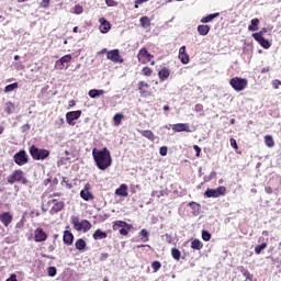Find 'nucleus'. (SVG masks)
Returning a JSON list of instances; mask_svg holds the SVG:
<instances>
[{"label": "nucleus", "mask_w": 281, "mask_h": 281, "mask_svg": "<svg viewBox=\"0 0 281 281\" xmlns=\"http://www.w3.org/2000/svg\"><path fill=\"white\" fill-rule=\"evenodd\" d=\"M92 157L99 170H106L108 168H111V164H113L111 151L106 147L100 150L94 148L92 150Z\"/></svg>", "instance_id": "obj_1"}, {"label": "nucleus", "mask_w": 281, "mask_h": 281, "mask_svg": "<svg viewBox=\"0 0 281 281\" xmlns=\"http://www.w3.org/2000/svg\"><path fill=\"white\" fill-rule=\"evenodd\" d=\"M7 182L10 186H14V183H22V186H27V178H25V173L21 169H15L8 178Z\"/></svg>", "instance_id": "obj_2"}, {"label": "nucleus", "mask_w": 281, "mask_h": 281, "mask_svg": "<svg viewBox=\"0 0 281 281\" xmlns=\"http://www.w3.org/2000/svg\"><path fill=\"white\" fill-rule=\"evenodd\" d=\"M30 155L35 161H45L49 157V150L41 149L33 145L30 147Z\"/></svg>", "instance_id": "obj_3"}, {"label": "nucleus", "mask_w": 281, "mask_h": 281, "mask_svg": "<svg viewBox=\"0 0 281 281\" xmlns=\"http://www.w3.org/2000/svg\"><path fill=\"white\" fill-rule=\"evenodd\" d=\"M112 229L113 232H117V229H120L119 234H121V236H128V232L133 229V225L124 221H115L113 222Z\"/></svg>", "instance_id": "obj_4"}, {"label": "nucleus", "mask_w": 281, "mask_h": 281, "mask_svg": "<svg viewBox=\"0 0 281 281\" xmlns=\"http://www.w3.org/2000/svg\"><path fill=\"white\" fill-rule=\"evenodd\" d=\"M226 192H227V188L221 186V187H217L216 189H207L204 192V196H206V199H218V196H224Z\"/></svg>", "instance_id": "obj_5"}, {"label": "nucleus", "mask_w": 281, "mask_h": 281, "mask_svg": "<svg viewBox=\"0 0 281 281\" xmlns=\"http://www.w3.org/2000/svg\"><path fill=\"white\" fill-rule=\"evenodd\" d=\"M47 205H53L49 210V214H52V216H54V214H58V212H63V210H65V202L57 200V199L48 200Z\"/></svg>", "instance_id": "obj_6"}, {"label": "nucleus", "mask_w": 281, "mask_h": 281, "mask_svg": "<svg viewBox=\"0 0 281 281\" xmlns=\"http://www.w3.org/2000/svg\"><path fill=\"white\" fill-rule=\"evenodd\" d=\"M229 85L235 91H244V89H247V79L234 77L229 80Z\"/></svg>", "instance_id": "obj_7"}, {"label": "nucleus", "mask_w": 281, "mask_h": 281, "mask_svg": "<svg viewBox=\"0 0 281 281\" xmlns=\"http://www.w3.org/2000/svg\"><path fill=\"white\" fill-rule=\"evenodd\" d=\"M137 58H138V63H140L142 65H148V63H150V60H153L155 56L148 53V49L146 47H143L139 49L137 54Z\"/></svg>", "instance_id": "obj_8"}, {"label": "nucleus", "mask_w": 281, "mask_h": 281, "mask_svg": "<svg viewBox=\"0 0 281 281\" xmlns=\"http://www.w3.org/2000/svg\"><path fill=\"white\" fill-rule=\"evenodd\" d=\"M13 161H15L18 166H25V164L30 161V158L27 157V153L21 149L13 156Z\"/></svg>", "instance_id": "obj_9"}, {"label": "nucleus", "mask_w": 281, "mask_h": 281, "mask_svg": "<svg viewBox=\"0 0 281 281\" xmlns=\"http://www.w3.org/2000/svg\"><path fill=\"white\" fill-rule=\"evenodd\" d=\"M71 54L64 55L61 58L55 61V69H57L58 71H63V69H65V65H69V63H71Z\"/></svg>", "instance_id": "obj_10"}, {"label": "nucleus", "mask_w": 281, "mask_h": 281, "mask_svg": "<svg viewBox=\"0 0 281 281\" xmlns=\"http://www.w3.org/2000/svg\"><path fill=\"white\" fill-rule=\"evenodd\" d=\"M263 32H257L252 34V38H255V41H257V43H259V45H261V47H263V49H269V47H271V43L268 42V40H266L262 36Z\"/></svg>", "instance_id": "obj_11"}, {"label": "nucleus", "mask_w": 281, "mask_h": 281, "mask_svg": "<svg viewBox=\"0 0 281 281\" xmlns=\"http://www.w3.org/2000/svg\"><path fill=\"white\" fill-rule=\"evenodd\" d=\"M80 115H82V111L81 110H77V111H70L66 113V122L67 124H69V126H74V121L75 120H80Z\"/></svg>", "instance_id": "obj_12"}, {"label": "nucleus", "mask_w": 281, "mask_h": 281, "mask_svg": "<svg viewBox=\"0 0 281 281\" xmlns=\"http://www.w3.org/2000/svg\"><path fill=\"white\" fill-rule=\"evenodd\" d=\"M150 88V85L146 81H139L138 82V91L140 93V98H150L153 95V92L148 91Z\"/></svg>", "instance_id": "obj_13"}, {"label": "nucleus", "mask_w": 281, "mask_h": 281, "mask_svg": "<svg viewBox=\"0 0 281 281\" xmlns=\"http://www.w3.org/2000/svg\"><path fill=\"white\" fill-rule=\"evenodd\" d=\"M108 60H111L112 63H124V59L122 56H120V49H113L106 53Z\"/></svg>", "instance_id": "obj_14"}, {"label": "nucleus", "mask_w": 281, "mask_h": 281, "mask_svg": "<svg viewBox=\"0 0 281 281\" xmlns=\"http://www.w3.org/2000/svg\"><path fill=\"white\" fill-rule=\"evenodd\" d=\"M12 221H14V216H12V213L3 212L0 214V223H2L3 227H10Z\"/></svg>", "instance_id": "obj_15"}, {"label": "nucleus", "mask_w": 281, "mask_h": 281, "mask_svg": "<svg viewBox=\"0 0 281 281\" xmlns=\"http://www.w3.org/2000/svg\"><path fill=\"white\" fill-rule=\"evenodd\" d=\"M99 23L101 34H109V32H111V22L108 21L106 18H100Z\"/></svg>", "instance_id": "obj_16"}, {"label": "nucleus", "mask_w": 281, "mask_h": 281, "mask_svg": "<svg viewBox=\"0 0 281 281\" xmlns=\"http://www.w3.org/2000/svg\"><path fill=\"white\" fill-rule=\"evenodd\" d=\"M47 240V233L43 228L38 227L34 231V241L35 243H45Z\"/></svg>", "instance_id": "obj_17"}, {"label": "nucleus", "mask_w": 281, "mask_h": 281, "mask_svg": "<svg viewBox=\"0 0 281 281\" xmlns=\"http://www.w3.org/2000/svg\"><path fill=\"white\" fill-rule=\"evenodd\" d=\"M173 133H191L190 124L188 123H177L172 125Z\"/></svg>", "instance_id": "obj_18"}, {"label": "nucleus", "mask_w": 281, "mask_h": 281, "mask_svg": "<svg viewBox=\"0 0 281 281\" xmlns=\"http://www.w3.org/2000/svg\"><path fill=\"white\" fill-rule=\"evenodd\" d=\"M91 189V186L86 184L85 190L80 191V196L83 199V201H93L95 196H93V193H91L89 190Z\"/></svg>", "instance_id": "obj_19"}, {"label": "nucleus", "mask_w": 281, "mask_h": 281, "mask_svg": "<svg viewBox=\"0 0 281 281\" xmlns=\"http://www.w3.org/2000/svg\"><path fill=\"white\" fill-rule=\"evenodd\" d=\"M178 58L182 65H188V63H190V55L186 52V46L180 47Z\"/></svg>", "instance_id": "obj_20"}, {"label": "nucleus", "mask_w": 281, "mask_h": 281, "mask_svg": "<svg viewBox=\"0 0 281 281\" xmlns=\"http://www.w3.org/2000/svg\"><path fill=\"white\" fill-rule=\"evenodd\" d=\"M158 78H159L160 82L168 80V78H170V69H168L167 67H162L158 71Z\"/></svg>", "instance_id": "obj_21"}, {"label": "nucleus", "mask_w": 281, "mask_h": 281, "mask_svg": "<svg viewBox=\"0 0 281 281\" xmlns=\"http://www.w3.org/2000/svg\"><path fill=\"white\" fill-rule=\"evenodd\" d=\"M106 232H102V229L98 228L93 234L92 238L93 240H104V238H108Z\"/></svg>", "instance_id": "obj_22"}, {"label": "nucleus", "mask_w": 281, "mask_h": 281, "mask_svg": "<svg viewBox=\"0 0 281 281\" xmlns=\"http://www.w3.org/2000/svg\"><path fill=\"white\" fill-rule=\"evenodd\" d=\"M116 196H128V186L121 184L120 188L115 190Z\"/></svg>", "instance_id": "obj_23"}, {"label": "nucleus", "mask_w": 281, "mask_h": 281, "mask_svg": "<svg viewBox=\"0 0 281 281\" xmlns=\"http://www.w3.org/2000/svg\"><path fill=\"white\" fill-rule=\"evenodd\" d=\"M63 240H64V245H68V246L74 245V234H71V232L69 231H65Z\"/></svg>", "instance_id": "obj_24"}, {"label": "nucleus", "mask_w": 281, "mask_h": 281, "mask_svg": "<svg viewBox=\"0 0 281 281\" xmlns=\"http://www.w3.org/2000/svg\"><path fill=\"white\" fill-rule=\"evenodd\" d=\"M210 25L207 24H200L198 25V33L200 34V36H207V34H210Z\"/></svg>", "instance_id": "obj_25"}, {"label": "nucleus", "mask_w": 281, "mask_h": 281, "mask_svg": "<svg viewBox=\"0 0 281 281\" xmlns=\"http://www.w3.org/2000/svg\"><path fill=\"white\" fill-rule=\"evenodd\" d=\"M140 135L143 137H146V139H149V142H155V133L150 130H142L139 131Z\"/></svg>", "instance_id": "obj_26"}, {"label": "nucleus", "mask_w": 281, "mask_h": 281, "mask_svg": "<svg viewBox=\"0 0 281 281\" xmlns=\"http://www.w3.org/2000/svg\"><path fill=\"white\" fill-rule=\"evenodd\" d=\"M221 15V13H211L206 16H203L201 19V23H212V21H214V19L218 18Z\"/></svg>", "instance_id": "obj_27"}, {"label": "nucleus", "mask_w": 281, "mask_h": 281, "mask_svg": "<svg viewBox=\"0 0 281 281\" xmlns=\"http://www.w3.org/2000/svg\"><path fill=\"white\" fill-rule=\"evenodd\" d=\"M258 25L260 20L258 18L251 20V24L248 26L249 32H258Z\"/></svg>", "instance_id": "obj_28"}, {"label": "nucleus", "mask_w": 281, "mask_h": 281, "mask_svg": "<svg viewBox=\"0 0 281 281\" xmlns=\"http://www.w3.org/2000/svg\"><path fill=\"white\" fill-rule=\"evenodd\" d=\"M75 247L78 249V251H83V249L87 247V241H85L82 238H79L76 240Z\"/></svg>", "instance_id": "obj_29"}, {"label": "nucleus", "mask_w": 281, "mask_h": 281, "mask_svg": "<svg viewBox=\"0 0 281 281\" xmlns=\"http://www.w3.org/2000/svg\"><path fill=\"white\" fill-rule=\"evenodd\" d=\"M90 98H100V95H104V90H97V89H92L88 92Z\"/></svg>", "instance_id": "obj_30"}, {"label": "nucleus", "mask_w": 281, "mask_h": 281, "mask_svg": "<svg viewBox=\"0 0 281 281\" xmlns=\"http://www.w3.org/2000/svg\"><path fill=\"white\" fill-rule=\"evenodd\" d=\"M265 144L268 146V148H273L276 146V142L273 140V136L266 135L265 136Z\"/></svg>", "instance_id": "obj_31"}, {"label": "nucleus", "mask_w": 281, "mask_h": 281, "mask_svg": "<svg viewBox=\"0 0 281 281\" xmlns=\"http://www.w3.org/2000/svg\"><path fill=\"white\" fill-rule=\"evenodd\" d=\"M191 249H196L198 251H201V249H203V243H201V240L199 239H194L193 241H191Z\"/></svg>", "instance_id": "obj_32"}, {"label": "nucleus", "mask_w": 281, "mask_h": 281, "mask_svg": "<svg viewBox=\"0 0 281 281\" xmlns=\"http://www.w3.org/2000/svg\"><path fill=\"white\" fill-rule=\"evenodd\" d=\"M139 23L142 25V27H150V18L144 15L139 19Z\"/></svg>", "instance_id": "obj_33"}, {"label": "nucleus", "mask_w": 281, "mask_h": 281, "mask_svg": "<svg viewBox=\"0 0 281 281\" xmlns=\"http://www.w3.org/2000/svg\"><path fill=\"white\" fill-rule=\"evenodd\" d=\"M122 120H124V114H122V113H116V114L113 116L114 126H120V124H122Z\"/></svg>", "instance_id": "obj_34"}, {"label": "nucleus", "mask_w": 281, "mask_h": 281, "mask_svg": "<svg viewBox=\"0 0 281 281\" xmlns=\"http://www.w3.org/2000/svg\"><path fill=\"white\" fill-rule=\"evenodd\" d=\"M71 223L77 232H82V222L78 221V217H74Z\"/></svg>", "instance_id": "obj_35"}, {"label": "nucleus", "mask_w": 281, "mask_h": 281, "mask_svg": "<svg viewBox=\"0 0 281 281\" xmlns=\"http://www.w3.org/2000/svg\"><path fill=\"white\" fill-rule=\"evenodd\" d=\"M81 226H82V232L85 233L89 232V229H91L92 227L91 222H89V220L81 221Z\"/></svg>", "instance_id": "obj_36"}, {"label": "nucleus", "mask_w": 281, "mask_h": 281, "mask_svg": "<svg viewBox=\"0 0 281 281\" xmlns=\"http://www.w3.org/2000/svg\"><path fill=\"white\" fill-rule=\"evenodd\" d=\"M171 256L173 258V260H181V251L178 248H172L171 249Z\"/></svg>", "instance_id": "obj_37"}, {"label": "nucleus", "mask_w": 281, "mask_h": 281, "mask_svg": "<svg viewBox=\"0 0 281 281\" xmlns=\"http://www.w3.org/2000/svg\"><path fill=\"white\" fill-rule=\"evenodd\" d=\"M140 74H142V76H145L146 78H150V76H153V70L150 69V67L145 66V67H143Z\"/></svg>", "instance_id": "obj_38"}, {"label": "nucleus", "mask_w": 281, "mask_h": 281, "mask_svg": "<svg viewBox=\"0 0 281 281\" xmlns=\"http://www.w3.org/2000/svg\"><path fill=\"white\" fill-rule=\"evenodd\" d=\"M14 89H19V83L14 82L4 87V93H11Z\"/></svg>", "instance_id": "obj_39"}, {"label": "nucleus", "mask_w": 281, "mask_h": 281, "mask_svg": "<svg viewBox=\"0 0 281 281\" xmlns=\"http://www.w3.org/2000/svg\"><path fill=\"white\" fill-rule=\"evenodd\" d=\"M263 249H267V243H262L259 246H256L255 254L260 255V254H262Z\"/></svg>", "instance_id": "obj_40"}, {"label": "nucleus", "mask_w": 281, "mask_h": 281, "mask_svg": "<svg viewBox=\"0 0 281 281\" xmlns=\"http://www.w3.org/2000/svg\"><path fill=\"white\" fill-rule=\"evenodd\" d=\"M72 12H74V14H82L85 12V9L82 8V5L76 4L72 8Z\"/></svg>", "instance_id": "obj_41"}, {"label": "nucleus", "mask_w": 281, "mask_h": 281, "mask_svg": "<svg viewBox=\"0 0 281 281\" xmlns=\"http://www.w3.org/2000/svg\"><path fill=\"white\" fill-rule=\"evenodd\" d=\"M202 239L205 243H209V240L212 239V234H210V232H207V231H202Z\"/></svg>", "instance_id": "obj_42"}, {"label": "nucleus", "mask_w": 281, "mask_h": 281, "mask_svg": "<svg viewBox=\"0 0 281 281\" xmlns=\"http://www.w3.org/2000/svg\"><path fill=\"white\" fill-rule=\"evenodd\" d=\"M151 269L154 270L155 273H157V271H159V269H161V262L159 261H154L151 263Z\"/></svg>", "instance_id": "obj_43"}, {"label": "nucleus", "mask_w": 281, "mask_h": 281, "mask_svg": "<svg viewBox=\"0 0 281 281\" xmlns=\"http://www.w3.org/2000/svg\"><path fill=\"white\" fill-rule=\"evenodd\" d=\"M56 273H57L56 267H48L47 274L49 276V278H54Z\"/></svg>", "instance_id": "obj_44"}, {"label": "nucleus", "mask_w": 281, "mask_h": 281, "mask_svg": "<svg viewBox=\"0 0 281 281\" xmlns=\"http://www.w3.org/2000/svg\"><path fill=\"white\" fill-rule=\"evenodd\" d=\"M105 4L109 8H115L117 5V1H115V0H105Z\"/></svg>", "instance_id": "obj_45"}, {"label": "nucleus", "mask_w": 281, "mask_h": 281, "mask_svg": "<svg viewBox=\"0 0 281 281\" xmlns=\"http://www.w3.org/2000/svg\"><path fill=\"white\" fill-rule=\"evenodd\" d=\"M24 226H25V220H20V221L15 224V228H16V229H23Z\"/></svg>", "instance_id": "obj_46"}, {"label": "nucleus", "mask_w": 281, "mask_h": 281, "mask_svg": "<svg viewBox=\"0 0 281 281\" xmlns=\"http://www.w3.org/2000/svg\"><path fill=\"white\" fill-rule=\"evenodd\" d=\"M49 3H52V0H42V2L40 3L41 8H49Z\"/></svg>", "instance_id": "obj_47"}, {"label": "nucleus", "mask_w": 281, "mask_h": 281, "mask_svg": "<svg viewBox=\"0 0 281 281\" xmlns=\"http://www.w3.org/2000/svg\"><path fill=\"white\" fill-rule=\"evenodd\" d=\"M147 1H150V0H135L134 8L137 10V8L142 5V3H147Z\"/></svg>", "instance_id": "obj_48"}, {"label": "nucleus", "mask_w": 281, "mask_h": 281, "mask_svg": "<svg viewBox=\"0 0 281 281\" xmlns=\"http://www.w3.org/2000/svg\"><path fill=\"white\" fill-rule=\"evenodd\" d=\"M231 146L234 148V150H238V143H236L235 138H231Z\"/></svg>", "instance_id": "obj_49"}, {"label": "nucleus", "mask_w": 281, "mask_h": 281, "mask_svg": "<svg viewBox=\"0 0 281 281\" xmlns=\"http://www.w3.org/2000/svg\"><path fill=\"white\" fill-rule=\"evenodd\" d=\"M193 149L195 150V157H201V147L193 145Z\"/></svg>", "instance_id": "obj_50"}, {"label": "nucleus", "mask_w": 281, "mask_h": 281, "mask_svg": "<svg viewBox=\"0 0 281 281\" xmlns=\"http://www.w3.org/2000/svg\"><path fill=\"white\" fill-rule=\"evenodd\" d=\"M160 155L161 157H166L168 155V147H160Z\"/></svg>", "instance_id": "obj_51"}, {"label": "nucleus", "mask_w": 281, "mask_h": 281, "mask_svg": "<svg viewBox=\"0 0 281 281\" xmlns=\"http://www.w3.org/2000/svg\"><path fill=\"white\" fill-rule=\"evenodd\" d=\"M280 85H281V81L276 79L272 81V87L273 89H280Z\"/></svg>", "instance_id": "obj_52"}, {"label": "nucleus", "mask_w": 281, "mask_h": 281, "mask_svg": "<svg viewBox=\"0 0 281 281\" xmlns=\"http://www.w3.org/2000/svg\"><path fill=\"white\" fill-rule=\"evenodd\" d=\"M109 258V252H102L100 255V261L101 262H104V260H106Z\"/></svg>", "instance_id": "obj_53"}, {"label": "nucleus", "mask_w": 281, "mask_h": 281, "mask_svg": "<svg viewBox=\"0 0 281 281\" xmlns=\"http://www.w3.org/2000/svg\"><path fill=\"white\" fill-rule=\"evenodd\" d=\"M189 206L192 207L193 210H195L196 207H198V210H199V207H201V204H199V203L192 201V202L189 203Z\"/></svg>", "instance_id": "obj_54"}, {"label": "nucleus", "mask_w": 281, "mask_h": 281, "mask_svg": "<svg viewBox=\"0 0 281 281\" xmlns=\"http://www.w3.org/2000/svg\"><path fill=\"white\" fill-rule=\"evenodd\" d=\"M140 236H143V238H146L145 240H148V231L142 229L140 231Z\"/></svg>", "instance_id": "obj_55"}, {"label": "nucleus", "mask_w": 281, "mask_h": 281, "mask_svg": "<svg viewBox=\"0 0 281 281\" xmlns=\"http://www.w3.org/2000/svg\"><path fill=\"white\" fill-rule=\"evenodd\" d=\"M216 177V171H212L209 178H205V181H211V179H214Z\"/></svg>", "instance_id": "obj_56"}, {"label": "nucleus", "mask_w": 281, "mask_h": 281, "mask_svg": "<svg viewBox=\"0 0 281 281\" xmlns=\"http://www.w3.org/2000/svg\"><path fill=\"white\" fill-rule=\"evenodd\" d=\"M269 71H271L269 66L261 69V74H269Z\"/></svg>", "instance_id": "obj_57"}, {"label": "nucleus", "mask_w": 281, "mask_h": 281, "mask_svg": "<svg viewBox=\"0 0 281 281\" xmlns=\"http://www.w3.org/2000/svg\"><path fill=\"white\" fill-rule=\"evenodd\" d=\"M266 192H267V194H273V188L266 187Z\"/></svg>", "instance_id": "obj_58"}, {"label": "nucleus", "mask_w": 281, "mask_h": 281, "mask_svg": "<svg viewBox=\"0 0 281 281\" xmlns=\"http://www.w3.org/2000/svg\"><path fill=\"white\" fill-rule=\"evenodd\" d=\"M75 105H76V100H70V101L68 102L69 109L74 108Z\"/></svg>", "instance_id": "obj_59"}, {"label": "nucleus", "mask_w": 281, "mask_h": 281, "mask_svg": "<svg viewBox=\"0 0 281 281\" xmlns=\"http://www.w3.org/2000/svg\"><path fill=\"white\" fill-rule=\"evenodd\" d=\"M7 281H19V280H16V274H11V277L7 279Z\"/></svg>", "instance_id": "obj_60"}, {"label": "nucleus", "mask_w": 281, "mask_h": 281, "mask_svg": "<svg viewBox=\"0 0 281 281\" xmlns=\"http://www.w3.org/2000/svg\"><path fill=\"white\" fill-rule=\"evenodd\" d=\"M22 131H23V133H25V131H30V124H24L22 126Z\"/></svg>", "instance_id": "obj_61"}, {"label": "nucleus", "mask_w": 281, "mask_h": 281, "mask_svg": "<svg viewBox=\"0 0 281 281\" xmlns=\"http://www.w3.org/2000/svg\"><path fill=\"white\" fill-rule=\"evenodd\" d=\"M61 194L60 193H53L49 195V199H54V196H60Z\"/></svg>", "instance_id": "obj_62"}, {"label": "nucleus", "mask_w": 281, "mask_h": 281, "mask_svg": "<svg viewBox=\"0 0 281 281\" xmlns=\"http://www.w3.org/2000/svg\"><path fill=\"white\" fill-rule=\"evenodd\" d=\"M164 111H170V106H168V105H164Z\"/></svg>", "instance_id": "obj_63"}, {"label": "nucleus", "mask_w": 281, "mask_h": 281, "mask_svg": "<svg viewBox=\"0 0 281 281\" xmlns=\"http://www.w3.org/2000/svg\"><path fill=\"white\" fill-rule=\"evenodd\" d=\"M5 113H8L10 115V113H12V110H10V108H7Z\"/></svg>", "instance_id": "obj_64"}]
</instances>
